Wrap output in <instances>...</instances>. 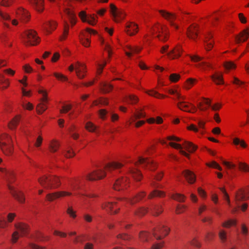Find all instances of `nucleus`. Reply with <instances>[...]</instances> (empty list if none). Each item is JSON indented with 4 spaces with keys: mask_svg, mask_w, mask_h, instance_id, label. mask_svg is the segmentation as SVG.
<instances>
[{
    "mask_svg": "<svg viewBox=\"0 0 249 249\" xmlns=\"http://www.w3.org/2000/svg\"><path fill=\"white\" fill-rule=\"evenodd\" d=\"M113 86L107 83L103 82L101 84L100 89L104 93H107L112 90Z\"/></svg>",
    "mask_w": 249,
    "mask_h": 249,
    "instance_id": "5fc2aeb1",
    "label": "nucleus"
},
{
    "mask_svg": "<svg viewBox=\"0 0 249 249\" xmlns=\"http://www.w3.org/2000/svg\"><path fill=\"white\" fill-rule=\"evenodd\" d=\"M33 8L38 13H41L44 10V0H28Z\"/></svg>",
    "mask_w": 249,
    "mask_h": 249,
    "instance_id": "4be33fe9",
    "label": "nucleus"
},
{
    "mask_svg": "<svg viewBox=\"0 0 249 249\" xmlns=\"http://www.w3.org/2000/svg\"><path fill=\"white\" fill-rule=\"evenodd\" d=\"M168 144L173 148L176 149H179L180 154L185 156L187 158H190V155L186 152L183 150V148L185 149L190 153L194 152L197 148V146L193 144L192 142L188 141H184L182 144L177 143L175 142H169Z\"/></svg>",
    "mask_w": 249,
    "mask_h": 249,
    "instance_id": "423d86ee",
    "label": "nucleus"
},
{
    "mask_svg": "<svg viewBox=\"0 0 249 249\" xmlns=\"http://www.w3.org/2000/svg\"><path fill=\"white\" fill-rule=\"evenodd\" d=\"M165 196V193L164 192L155 189L149 194L148 198L152 199L155 197H164Z\"/></svg>",
    "mask_w": 249,
    "mask_h": 249,
    "instance_id": "c9c22d12",
    "label": "nucleus"
},
{
    "mask_svg": "<svg viewBox=\"0 0 249 249\" xmlns=\"http://www.w3.org/2000/svg\"><path fill=\"white\" fill-rule=\"evenodd\" d=\"M110 12L112 19L117 23L123 21L126 16V13L124 10L117 8L113 3L110 4Z\"/></svg>",
    "mask_w": 249,
    "mask_h": 249,
    "instance_id": "6e6552de",
    "label": "nucleus"
},
{
    "mask_svg": "<svg viewBox=\"0 0 249 249\" xmlns=\"http://www.w3.org/2000/svg\"><path fill=\"white\" fill-rule=\"evenodd\" d=\"M142 48L139 46H132L131 45H126L124 49L125 54L128 57L132 56V54L137 53H140Z\"/></svg>",
    "mask_w": 249,
    "mask_h": 249,
    "instance_id": "bb28decb",
    "label": "nucleus"
},
{
    "mask_svg": "<svg viewBox=\"0 0 249 249\" xmlns=\"http://www.w3.org/2000/svg\"><path fill=\"white\" fill-rule=\"evenodd\" d=\"M196 81V79L189 78L184 82L183 87L186 90H189L195 85Z\"/></svg>",
    "mask_w": 249,
    "mask_h": 249,
    "instance_id": "37998d69",
    "label": "nucleus"
},
{
    "mask_svg": "<svg viewBox=\"0 0 249 249\" xmlns=\"http://www.w3.org/2000/svg\"><path fill=\"white\" fill-rule=\"evenodd\" d=\"M16 230L20 234L21 236L26 235L29 232V226L24 223L19 222L15 224Z\"/></svg>",
    "mask_w": 249,
    "mask_h": 249,
    "instance_id": "aec40b11",
    "label": "nucleus"
},
{
    "mask_svg": "<svg viewBox=\"0 0 249 249\" xmlns=\"http://www.w3.org/2000/svg\"><path fill=\"white\" fill-rule=\"evenodd\" d=\"M182 51V46L180 44H178L171 51L168 53L167 55L171 59H177L181 56Z\"/></svg>",
    "mask_w": 249,
    "mask_h": 249,
    "instance_id": "6ab92c4d",
    "label": "nucleus"
},
{
    "mask_svg": "<svg viewBox=\"0 0 249 249\" xmlns=\"http://www.w3.org/2000/svg\"><path fill=\"white\" fill-rule=\"evenodd\" d=\"M212 79L217 85H222L224 84L223 75L221 72H215L212 76Z\"/></svg>",
    "mask_w": 249,
    "mask_h": 249,
    "instance_id": "4c0bfd02",
    "label": "nucleus"
},
{
    "mask_svg": "<svg viewBox=\"0 0 249 249\" xmlns=\"http://www.w3.org/2000/svg\"><path fill=\"white\" fill-rule=\"evenodd\" d=\"M247 199H248V198L247 197V194L246 195L245 194L244 191L243 190H239L236 193L235 198L236 201H240Z\"/></svg>",
    "mask_w": 249,
    "mask_h": 249,
    "instance_id": "8fccbe9b",
    "label": "nucleus"
},
{
    "mask_svg": "<svg viewBox=\"0 0 249 249\" xmlns=\"http://www.w3.org/2000/svg\"><path fill=\"white\" fill-rule=\"evenodd\" d=\"M224 67L227 71L234 70L236 68V65L232 61H226L224 63Z\"/></svg>",
    "mask_w": 249,
    "mask_h": 249,
    "instance_id": "bf43d9fd",
    "label": "nucleus"
},
{
    "mask_svg": "<svg viewBox=\"0 0 249 249\" xmlns=\"http://www.w3.org/2000/svg\"><path fill=\"white\" fill-rule=\"evenodd\" d=\"M151 211L154 215L157 216L162 213L163 209L161 205H156L152 208Z\"/></svg>",
    "mask_w": 249,
    "mask_h": 249,
    "instance_id": "3c124183",
    "label": "nucleus"
},
{
    "mask_svg": "<svg viewBox=\"0 0 249 249\" xmlns=\"http://www.w3.org/2000/svg\"><path fill=\"white\" fill-rule=\"evenodd\" d=\"M158 11L160 16L169 22L171 27L176 30L179 29V26L177 21L180 19L178 15L162 9L159 10Z\"/></svg>",
    "mask_w": 249,
    "mask_h": 249,
    "instance_id": "0eeeda50",
    "label": "nucleus"
},
{
    "mask_svg": "<svg viewBox=\"0 0 249 249\" xmlns=\"http://www.w3.org/2000/svg\"><path fill=\"white\" fill-rule=\"evenodd\" d=\"M123 166L122 163L117 161L108 163L105 166L104 169H98L88 174L86 176V178L90 181L102 179L106 177V172L120 169Z\"/></svg>",
    "mask_w": 249,
    "mask_h": 249,
    "instance_id": "f03ea898",
    "label": "nucleus"
},
{
    "mask_svg": "<svg viewBox=\"0 0 249 249\" xmlns=\"http://www.w3.org/2000/svg\"><path fill=\"white\" fill-rule=\"evenodd\" d=\"M38 92L39 94L42 95V97L40 98L39 101L44 103H48L47 91L44 89H39Z\"/></svg>",
    "mask_w": 249,
    "mask_h": 249,
    "instance_id": "13d9d810",
    "label": "nucleus"
},
{
    "mask_svg": "<svg viewBox=\"0 0 249 249\" xmlns=\"http://www.w3.org/2000/svg\"><path fill=\"white\" fill-rule=\"evenodd\" d=\"M249 36V29H245L235 36V42L237 44L244 42L248 39Z\"/></svg>",
    "mask_w": 249,
    "mask_h": 249,
    "instance_id": "a878e982",
    "label": "nucleus"
},
{
    "mask_svg": "<svg viewBox=\"0 0 249 249\" xmlns=\"http://www.w3.org/2000/svg\"><path fill=\"white\" fill-rule=\"evenodd\" d=\"M85 129L89 132H96L98 126L91 122H87L85 124Z\"/></svg>",
    "mask_w": 249,
    "mask_h": 249,
    "instance_id": "09e8293b",
    "label": "nucleus"
},
{
    "mask_svg": "<svg viewBox=\"0 0 249 249\" xmlns=\"http://www.w3.org/2000/svg\"><path fill=\"white\" fill-rule=\"evenodd\" d=\"M232 144L235 146L240 145L241 147L243 148H246L248 146L247 144L244 140L240 139L238 137H235L233 138Z\"/></svg>",
    "mask_w": 249,
    "mask_h": 249,
    "instance_id": "c03bdc74",
    "label": "nucleus"
},
{
    "mask_svg": "<svg viewBox=\"0 0 249 249\" xmlns=\"http://www.w3.org/2000/svg\"><path fill=\"white\" fill-rule=\"evenodd\" d=\"M213 36L211 33H208L205 36L204 43V48L206 51H210L213 47L214 40Z\"/></svg>",
    "mask_w": 249,
    "mask_h": 249,
    "instance_id": "5701e85b",
    "label": "nucleus"
},
{
    "mask_svg": "<svg viewBox=\"0 0 249 249\" xmlns=\"http://www.w3.org/2000/svg\"><path fill=\"white\" fill-rule=\"evenodd\" d=\"M169 232V228L164 225H160L154 228L153 235L156 239L160 240L167 236Z\"/></svg>",
    "mask_w": 249,
    "mask_h": 249,
    "instance_id": "f8f14e48",
    "label": "nucleus"
},
{
    "mask_svg": "<svg viewBox=\"0 0 249 249\" xmlns=\"http://www.w3.org/2000/svg\"><path fill=\"white\" fill-rule=\"evenodd\" d=\"M0 148L6 156H10L14 152V144L12 137L6 133L0 136Z\"/></svg>",
    "mask_w": 249,
    "mask_h": 249,
    "instance_id": "39448f33",
    "label": "nucleus"
},
{
    "mask_svg": "<svg viewBox=\"0 0 249 249\" xmlns=\"http://www.w3.org/2000/svg\"><path fill=\"white\" fill-rule=\"evenodd\" d=\"M66 213L72 219H75L77 216L76 212L73 210L72 206H68Z\"/></svg>",
    "mask_w": 249,
    "mask_h": 249,
    "instance_id": "052dcab7",
    "label": "nucleus"
},
{
    "mask_svg": "<svg viewBox=\"0 0 249 249\" xmlns=\"http://www.w3.org/2000/svg\"><path fill=\"white\" fill-rule=\"evenodd\" d=\"M198 33L199 27L198 25L196 24H193L188 27L187 35L189 38L195 40L196 38Z\"/></svg>",
    "mask_w": 249,
    "mask_h": 249,
    "instance_id": "412c9836",
    "label": "nucleus"
},
{
    "mask_svg": "<svg viewBox=\"0 0 249 249\" xmlns=\"http://www.w3.org/2000/svg\"><path fill=\"white\" fill-rule=\"evenodd\" d=\"M65 14L68 16L71 27L75 25L77 22L76 17L75 14L70 9H66Z\"/></svg>",
    "mask_w": 249,
    "mask_h": 249,
    "instance_id": "c756f323",
    "label": "nucleus"
},
{
    "mask_svg": "<svg viewBox=\"0 0 249 249\" xmlns=\"http://www.w3.org/2000/svg\"><path fill=\"white\" fill-rule=\"evenodd\" d=\"M125 32L130 36H134L138 32V25L134 22H128L126 24Z\"/></svg>",
    "mask_w": 249,
    "mask_h": 249,
    "instance_id": "b1692460",
    "label": "nucleus"
},
{
    "mask_svg": "<svg viewBox=\"0 0 249 249\" xmlns=\"http://www.w3.org/2000/svg\"><path fill=\"white\" fill-rule=\"evenodd\" d=\"M0 17L5 26L9 27V22L11 21V17L9 14L0 10Z\"/></svg>",
    "mask_w": 249,
    "mask_h": 249,
    "instance_id": "f704fd0d",
    "label": "nucleus"
},
{
    "mask_svg": "<svg viewBox=\"0 0 249 249\" xmlns=\"http://www.w3.org/2000/svg\"><path fill=\"white\" fill-rule=\"evenodd\" d=\"M72 195L76 196V193H72L70 191H59L47 194L46 200L49 202H53L56 199L65 197L71 196Z\"/></svg>",
    "mask_w": 249,
    "mask_h": 249,
    "instance_id": "1a4fd4ad",
    "label": "nucleus"
},
{
    "mask_svg": "<svg viewBox=\"0 0 249 249\" xmlns=\"http://www.w3.org/2000/svg\"><path fill=\"white\" fill-rule=\"evenodd\" d=\"M20 236V234L16 230L12 234L11 242L13 244L16 243Z\"/></svg>",
    "mask_w": 249,
    "mask_h": 249,
    "instance_id": "774afa93",
    "label": "nucleus"
},
{
    "mask_svg": "<svg viewBox=\"0 0 249 249\" xmlns=\"http://www.w3.org/2000/svg\"><path fill=\"white\" fill-rule=\"evenodd\" d=\"M38 182L45 189L49 190L57 189L61 185L60 177L56 176L43 175L38 178Z\"/></svg>",
    "mask_w": 249,
    "mask_h": 249,
    "instance_id": "20e7f679",
    "label": "nucleus"
},
{
    "mask_svg": "<svg viewBox=\"0 0 249 249\" xmlns=\"http://www.w3.org/2000/svg\"><path fill=\"white\" fill-rule=\"evenodd\" d=\"M20 120V115H16L9 123L8 127L11 130H15Z\"/></svg>",
    "mask_w": 249,
    "mask_h": 249,
    "instance_id": "e433bc0d",
    "label": "nucleus"
},
{
    "mask_svg": "<svg viewBox=\"0 0 249 249\" xmlns=\"http://www.w3.org/2000/svg\"><path fill=\"white\" fill-rule=\"evenodd\" d=\"M177 107L180 110L191 113H195L197 111L196 107L189 102L179 101L177 103Z\"/></svg>",
    "mask_w": 249,
    "mask_h": 249,
    "instance_id": "4468645a",
    "label": "nucleus"
},
{
    "mask_svg": "<svg viewBox=\"0 0 249 249\" xmlns=\"http://www.w3.org/2000/svg\"><path fill=\"white\" fill-rule=\"evenodd\" d=\"M146 116L145 112L142 109L136 110L135 113L132 115L130 118L129 124H131L133 123L136 122L138 119L145 118Z\"/></svg>",
    "mask_w": 249,
    "mask_h": 249,
    "instance_id": "cd10ccee",
    "label": "nucleus"
},
{
    "mask_svg": "<svg viewBox=\"0 0 249 249\" xmlns=\"http://www.w3.org/2000/svg\"><path fill=\"white\" fill-rule=\"evenodd\" d=\"M16 15L20 21L23 23L28 22L31 18V14L29 11L22 7H19L17 9Z\"/></svg>",
    "mask_w": 249,
    "mask_h": 249,
    "instance_id": "ddd939ff",
    "label": "nucleus"
},
{
    "mask_svg": "<svg viewBox=\"0 0 249 249\" xmlns=\"http://www.w3.org/2000/svg\"><path fill=\"white\" fill-rule=\"evenodd\" d=\"M9 190L10 194L16 199L19 202L23 203L25 202V198L24 193L20 191L16 190L13 185H9Z\"/></svg>",
    "mask_w": 249,
    "mask_h": 249,
    "instance_id": "a211bd4d",
    "label": "nucleus"
},
{
    "mask_svg": "<svg viewBox=\"0 0 249 249\" xmlns=\"http://www.w3.org/2000/svg\"><path fill=\"white\" fill-rule=\"evenodd\" d=\"M8 172L9 173L8 175L6 174L5 173L2 174L3 175L4 178L7 181L8 188H9V185H13L12 184L15 181L16 177L13 171L8 170Z\"/></svg>",
    "mask_w": 249,
    "mask_h": 249,
    "instance_id": "72a5a7b5",
    "label": "nucleus"
},
{
    "mask_svg": "<svg viewBox=\"0 0 249 249\" xmlns=\"http://www.w3.org/2000/svg\"><path fill=\"white\" fill-rule=\"evenodd\" d=\"M9 80L6 79L2 74L0 73V89L4 90L9 86Z\"/></svg>",
    "mask_w": 249,
    "mask_h": 249,
    "instance_id": "ea45409f",
    "label": "nucleus"
},
{
    "mask_svg": "<svg viewBox=\"0 0 249 249\" xmlns=\"http://www.w3.org/2000/svg\"><path fill=\"white\" fill-rule=\"evenodd\" d=\"M151 235L148 232L141 231L139 234L140 240L142 242H148L151 240Z\"/></svg>",
    "mask_w": 249,
    "mask_h": 249,
    "instance_id": "864d4df0",
    "label": "nucleus"
},
{
    "mask_svg": "<svg viewBox=\"0 0 249 249\" xmlns=\"http://www.w3.org/2000/svg\"><path fill=\"white\" fill-rule=\"evenodd\" d=\"M148 212V208L145 207H141L138 209L135 212V215L139 217L144 216Z\"/></svg>",
    "mask_w": 249,
    "mask_h": 249,
    "instance_id": "6e6d98bb",
    "label": "nucleus"
},
{
    "mask_svg": "<svg viewBox=\"0 0 249 249\" xmlns=\"http://www.w3.org/2000/svg\"><path fill=\"white\" fill-rule=\"evenodd\" d=\"M138 97L135 94H129L124 99V101L130 105H135L139 102Z\"/></svg>",
    "mask_w": 249,
    "mask_h": 249,
    "instance_id": "58836bf2",
    "label": "nucleus"
},
{
    "mask_svg": "<svg viewBox=\"0 0 249 249\" xmlns=\"http://www.w3.org/2000/svg\"><path fill=\"white\" fill-rule=\"evenodd\" d=\"M169 35V30L167 26L158 22L149 29L148 34L145 36V37L155 35L156 37L160 41L165 42L168 39Z\"/></svg>",
    "mask_w": 249,
    "mask_h": 249,
    "instance_id": "7ed1b4c3",
    "label": "nucleus"
},
{
    "mask_svg": "<svg viewBox=\"0 0 249 249\" xmlns=\"http://www.w3.org/2000/svg\"><path fill=\"white\" fill-rule=\"evenodd\" d=\"M139 164L151 171H154L157 168L156 164L152 160L147 158L140 157L138 161L135 162L134 167L130 168L129 170V174L136 181H141L142 178L141 171L135 168Z\"/></svg>",
    "mask_w": 249,
    "mask_h": 249,
    "instance_id": "f257e3e1",
    "label": "nucleus"
},
{
    "mask_svg": "<svg viewBox=\"0 0 249 249\" xmlns=\"http://www.w3.org/2000/svg\"><path fill=\"white\" fill-rule=\"evenodd\" d=\"M211 101L209 98H203L202 101L197 104V107L201 111L206 110L211 106Z\"/></svg>",
    "mask_w": 249,
    "mask_h": 249,
    "instance_id": "c85d7f7f",
    "label": "nucleus"
},
{
    "mask_svg": "<svg viewBox=\"0 0 249 249\" xmlns=\"http://www.w3.org/2000/svg\"><path fill=\"white\" fill-rule=\"evenodd\" d=\"M60 146V143L56 139L52 140L49 144V151L52 153H55L57 151Z\"/></svg>",
    "mask_w": 249,
    "mask_h": 249,
    "instance_id": "473e14b6",
    "label": "nucleus"
},
{
    "mask_svg": "<svg viewBox=\"0 0 249 249\" xmlns=\"http://www.w3.org/2000/svg\"><path fill=\"white\" fill-rule=\"evenodd\" d=\"M47 104L48 103L40 102L36 107V110L38 114H41L47 109Z\"/></svg>",
    "mask_w": 249,
    "mask_h": 249,
    "instance_id": "de8ad7c7",
    "label": "nucleus"
},
{
    "mask_svg": "<svg viewBox=\"0 0 249 249\" xmlns=\"http://www.w3.org/2000/svg\"><path fill=\"white\" fill-rule=\"evenodd\" d=\"M87 72V66L85 64L79 61L76 62L75 73L77 78L80 80L84 79Z\"/></svg>",
    "mask_w": 249,
    "mask_h": 249,
    "instance_id": "dca6fc26",
    "label": "nucleus"
},
{
    "mask_svg": "<svg viewBox=\"0 0 249 249\" xmlns=\"http://www.w3.org/2000/svg\"><path fill=\"white\" fill-rule=\"evenodd\" d=\"M218 236L222 242L226 241L227 238V232L225 230L221 229L219 231Z\"/></svg>",
    "mask_w": 249,
    "mask_h": 249,
    "instance_id": "69168bd1",
    "label": "nucleus"
},
{
    "mask_svg": "<svg viewBox=\"0 0 249 249\" xmlns=\"http://www.w3.org/2000/svg\"><path fill=\"white\" fill-rule=\"evenodd\" d=\"M171 197L177 201L179 202H185L186 200V196L183 195L179 193H176L171 195Z\"/></svg>",
    "mask_w": 249,
    "mask_h": 249,
    "instance_id": "603ef678",
    "label": "nucleus"
},
{
    "mask_svg": "<svg viewBox=\"0 0 249 249\" xmlns=\"http://www.w3.org/2000/svg\"><path fill=\"white\" fill-rule=\"evenodd\" d=\"M26 40L31 45H36L40 42V39L36 36V33L34 30H29L25 33Z\"/></svg>",
    "mask_w": 249,
    "mask_h": 249,
    "instance_id": "f3484780",
    "label": "nucleus"
},
{
    "mask_svg": "<svg viewBox=\"0 0 249 249\" xmlns=\"http://www.w3.org/2000/svg\"><path fill=\"white\" fill-rule=\"evenodd\" d=\"M170 141V142H178L181 141V139L175 136L172 135V136H168L166 137V139H162L160 141V142L162 145L167 144V141Z\"/></svg>",
    "mask_w": 249,
    "mask_h": 249,
    "instance_id": "a19ab883",
    "label": "nucleus"
},
{
    "mask_svg": "<svg viewBox=\"0 0 249 249\" xmlns=\"http://www.w3.org/2000/svg\"><path fill=\"white\" fill-rule=\"evenodd\" d=\"M237 224V220L235 219H228L222 224V226L225 228H230L232 226H235Z\"/></svg>",
    "mask_w": 249,
    "mask_h": 249,
    "instance_id": "49530a36",
    "label": "nucleus"
},
{
    "mask_svg": "<svg viewBox=\"0 0 249 249\" xmlns=\"http://www.w3.org/2000/svg\"><path fill=\"white\" fill-rule=\"evenodd\" d=\"M129 179L126 177H122L115 180L113 188L118 191L124 190L129 187Z\"/></svg>",
    "mask_w": 249,
    "mask_h": 249,
    "instance_id": "9d476101",
    "label": "nucleus"
},
{
    "mask_svg": "<svg viewBox=\"0 0 249 249\" xmlns=\"http://www.w3.org/2000/svg\"><path fill=\"white\" fill-rule=\"evenodd\" d=\"M57 26V24L55 21L51 20L45 23L43 27L48 34H50L56 28Z\"/></svg>",
    "mask_w": 249,
    "mask_h": 249,
    "instance_id": "7c9ffc66",
    "label": "nucleus"
},
{
    "mask_svg": "<svg viewBox=\"0 0 249 249\" xmlns=\"http://www.w3.org/2000/svg\"><path fill=\"white\" fill-rule=\"evenodd\" d=\"M187 209V206L184 205L178 204L176 209V213L177 214L183 213Z\"/></svg>",
    "mask_w": 249,
    "mask_h": 249,
    "instance_id": "e2e57ef3",
    "label": "nucleus"
},
{
    "mask_svg": "<svg viewBox=\"0 0 249 249\" xmlns=\"http://www.w3.org/2000/svg\"><path fill=\"white\" fill-rule=\"evenodd\" d=\"M102 209L110 213V214L117 213L120 208L117 206V203L115 202H104L101 205Z\"/></svg>",
    "mask_w": 249,
    "mask_h": 249,
    "instance_id": "2eb2a0df",
    "label": "nucleus"
},
{
    "mask_svg": "<svg viewBox=\"0 0 249 249\" xmlns=\"http://www.w3.org/2000/svg\"><path fill=\"white\" fill-rule=\"evenodd\" d=\"M87 34L90 35H96L97 32L93 29L87 28L85 31L81 33L79 36V40L81 43L85 47H89L90 44L89 36Z\"/></svg>",
    "mask_w": 249,
    "mask_h": 249,
    "instance_id": "9b49d317",
    "label": "nucleus"
},
{
    "mask_svg": "<svg viewBox=\"0 0 249 249\" xmlns=\"http://www.w3.org/2000/svg\"><path fill=\"white\" fill-rule=\"evenodd\" d=\"M53 75L57 80L61 81H67L68 80V78L66 76L61 73L54 72H53Z\"/></svg>",
    "mask_w": 249,
    "mask_h": 249,
    "instance_id": "680f3d73",
    "label": "nucleus"
},
{
    "mask_svg": "<svg viewBox=\"0 0 249 249\" xmlns=\"http://www.w3.org/2000/svg\"><path fill=\"white\" fill-rule=\"evenodd\" d=\"M239 169L243 172L249 173V165L245 162H240L238 165Z\"/></svg>",
    "mask_w": 249,
    "mask_h": 249,
    "instance_id": "338daca9",
    "label": "nucleus"
},
{
    "mask_svg": "<svg viewBox=\"0 0 249 249\" xmlns=\"http://www.w3.org/2000/svg\"><path fill=\"white\" fill-rule=\"evenodd\" d=\"M180 78V75L178 73H172L170 75L169 79L172 83H177Z\"/></svg>",
    "mask_w": 249,
    "mask_h": 249,
    "instance_id": "0e129e2a",
    "label": "nucleus"
},
{
    "mask_svg": "<svg viewBox=\"0 0 249 249\" xmlns=\"http://www.w3.org/2000/svg\"><path fill=\"white\" fill-rule=\"evenodd\" d=\"M145 92L151 96L154 97L158 99H163L166 97V95L160 94L154 89L146 90Z\"/></svg>",
    "mask_w": 249,
    "mask_h": 249,
    "instance_id": "a18cd8bd",
    "label": "nucleus"
},
{
    "mask_svg": "<svg viewBox=\"0 0 249 249\" xmlns=\"http://www.w3.org/2000/svg\"><path fill=\"white\" fill-rule=\"evenodd\" d=\"M146 196V192L142 191L138 193L132 198H124V200L131 205H133L143 198Z\"/></svg>",
    "mask_w": 249,
    "mask_h": 249,
    "instance_id": "393cba45",
    "label": "nucleus"
},
{
    "mask_svg": "<svg viewBox=\"0 0 249 249\" xmlns=\"http://www.w3.org/2000/svg\"><path fill=\"white\" fill-rule=\"evenodd\" d=\"M70 26L67 21H65L63 27V32L62 35L60 36V40L64 41L66 39L69 35Z\"/></svg>",
    "mask_w": 249,
    "mask_h": 249,
    "instance_id": "79ce46f5",
    "label": "nucleus"
},
{
    "mask_svg": "<svg viewBox=\"0 0 249 249\" xmlns=\"http://www.w3.org/2000/svg\"><path fill=\"white\" fill-rule=\"evenodd\" d=\"M97 17L94 15H88L86 22L92 26L95 25L97 22Z\"/></svg>",
    "mask_w": 249,
    "mask_h": 249,
    "instance_id": "4d7b16f0",
    "label": "nucleus"
},
{
    "mask_svg": "<svg viewBox=\"0 0 249 249\" xmlns=\"http://www.w3.org/2000/svg\"><path fill=\"white\" fill-rule=\"evenodd\" d=\"M183 174L189 183L193 184L196 181V176L192 171L185 170L183 172Z\"/></svg>",
    "mask_w": 249,
    "mask_h": 249,
    "instance_id": "2f4dec72",
    "label": "nucleus"
}]
</instances>
